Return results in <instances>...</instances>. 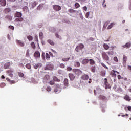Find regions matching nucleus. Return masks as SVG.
Instances as JSON below:
<instances>
[{"instance_id":"nucleus-1","label":"nucleus","mask_w":131,"mask_h":131,"mask_svg":"<svg viewBox=\"0 0 131 131\" xmlns=\"http://www.w3.org/2000/svg\"><path fill=\"white\" fill-rule=\"evenodd\" d=\"M61 84H59L56 85V88L54 90V92L57 94L60 93L61 91Z\"/></svg>"},{"instance_id":"nucleus-2","label":"nucleus","mask_w":131,"mask_h":131,"mask_svg":"<svg viewBox=\"0 0 131 131\" xmlns=\"http://www.w3.org/2000/svg\"><path fill=\"white\" fill-rule=\"evenodd\" d=\"M84 47V46L83 44H82V43L79 44V45L77 46L76 48V52H80V51L81 49H83Z\"/></svg>"},{"instance_id":"nucleus-3","label":"nucleus","mask_w":131,"mask_h":131,"mask_svg":"<svg viewBox=\"0 0 131 131\" xmlns=\"http://www.w3.org/2000/svg\"><path fill=\"white\" fill-rule=\"evenodd\" d=\"M102 58L103 60H105V61L109 60V56H108L106 53H105V52L102 53Z\"/></svg>"},{"instance_id":"nucleus-4","label":"nucleus","mask_w":131,"mask_h":131,"mask_svg":"<svg viewBox=\"0 0 131 131\" xmlns=\"http://www.w3.org/2000/svg\"><path fill=\"white\" fill-rule=\"evenodd\" d=\"M53 8L54 9L55 11H60L61 10V6L59 5H53Z\"/></svg>"},{"instance_id":"nucleus-5","label":"nucleus","mask_w":131,"mask_h":131,"mask_svg":"<svg viewBox=\"0 0 131 131\" xmlns=\"http://www.w3.org/2000/svg\"><path fill=\"white\" fill-rule=\"evenodd\" d=\"M53 69V66L51 64H48L45 68V70H52Z\"/></svg>"},{"instance_id":"nucleus-6","label":"nucleus","mask_w":131,"mask_h":131,"mask_svg":"<svg viewBox=\"0 0 131 131\" xmlns=\"http://www.w3.org/2000/svg\"><path fill=\"white\" fill-rule=\"evenodd\" d=\"M64 85L65 86L63 87L64 89H66V87L69 86V82H68V79H64Z\"/></svg>"},{"instance_id":"nucleus-7","label":"nucleus","mask_w":131,"mask_h":131,"mask_svg":"<svg viewBox=\"0 0 131 131\" xmlns=\"http://www.w3.org/2000/svg\"><path fill=\"white\" fill-rule=\"evenodd\" d=\"M122 47L124 48L129 49L131 47V42L126 43V44Z\"/></svg>"},{"instance_id":"nucleus-8","label":"nucleus","mask_w":131,"mask_h":131,"mask_svg":"<svg viewBox=\"0 0 131 131\" xmlns=\"http://www.w3.org/2000/svg\"><path fill=\"white\" fill-rule=\"evenodd\" d=\"M49 76L46 75V76H45L44 78H43V82H44V83H47V82L49 80Z\"/></svg>"},{"instance_id":"nucleus-9","label":"nucleus","mask_w":131,"mask_h":131,"mask_svg":"<svg viewBox=\"0 0 131 131\" xmlns=\"http://www.w3.org/2000/svg\"><path fill=\"white\" fill-rule=\"evenodd\" d=\"M36 5L37 3L35 1H33L32 2L30 3V6L31 8H34L36 6Z\"/></svg>"},{"instance_id":"nucleus-10","label":"nucleus","mask_w":131,"mask_h":131,"mask_svg":"<svg viewBox=\"0 0 131 131\" xmlns=\"http://www.w3.org/2000/svg\"><path fill=\"white\" fill-rule=\"evenodd\" d=\"M10 66H11L10 62H7L5 63L4 66V68L5 69H8L9 68H10Z\"/></svg>"},{"instance_id":"nucleus-11","label":"nucleus","mask_w":131,"mask_h":131,"mask_svg":"<svg viewBox=\"0 0 131 131\" xmlns=\"http://www.w3.org/2000/svg\"><path fill=\"white\" fill-rule=\"evenodd\" d=\"M16 42H17L18 45H19L20 47H24L25 46L24 42L20 40H17Z\"/></svg>"},{"instance_id":"nucleus-12","label":"nucleus","mask_w":131,"mask_h":131,"mask_svg":"<svg viewBox=\"0 0 131 131\" xmlns=\"http://www.w3.org/2000/svg\"><path fill=\"white\" fill-rule=\"evenodd\" d=\"M89 62V59H84L83 60H82V64H83V65H86Z\"/></svg>"},{"instance_id":"nucleus-13","label":"nucleus","mask_w":131,"mask_h":131,"mask_svg":"<svg viewBox=\"0 0 131 131\" xmlns=\"http://www.w3.org/2000/svg\"><path fill=\"white\" fill-rule=\"evenodd\" d=\"M34 56L36 58H40V53L39 51H36L35 53L34 54Z\"/></svg>"},{"instance_id":"nucleus-14","label":"nucleus","mask_w":131,"mask_h":131,"mask_svg":"<svg viewBox=\"0 0 131 131\" xmlns=\"http://www.w3.org/2000/svg\"><path fill=\"white\" fill-rule=\"evenodd\" d=\"M7 74L10 77H13V71L11 70H9L7 71Z\"/></svg>"},{"instance_id":"nucleus-15","label":"nucleus","mask_w":131,"mask_h":131,"mask_svg":"<svg viewBox=\"0 0 131 131\" xmlns=\"http://www.w3.org/2000/svg\"><path fill=\"white\" fill-rule=\"evenodd\" d=\"M69 77L70 78V79H71V81H73L74 78H75V76H74L73 74H69Z\"/></svg>"},{"instance_id":"nucleus-16","label":"nucleus","mask_w":131,"mask_h":131,"mask_svg":"<svg viewBox=\"0 0 131 131\" xmlns=\"http://www.w3.org/2000/svg\"><path fill=\"white\" fill-rule=\"evenodd\" d=\"M33 67L35 69H37L38 67H41V63H34L33 64Z\"/></svg>"},{"instance_id":"nucleus-17","label":"nucleus","mask_w":131,"mask_h":131,"mask_svg":"<svg viewBox=\"0 0 131 131\" xmlns=\"http://www.w3.org/2000/svg\"><path fill=\"white\" fill-rule=\"evenodd\" d=\"M81 79H83V80H86L89 79V77L87 75L84 74L81 76Z\"/></svg>"},{"instance_id":"nucleus-18","label":"nucleus","mask_w":131,"mask_h":131,"mask_svg":"<svg viewBox=\"0 0 131 131\" xmlns=\"http://www.w3.org/2000/svg\"><path fill=\"white\" fill-rule=\"evenodd\" d=\"M6 4V0H0V5H1L2 6H5Z\"/></svg>"},{"instance_id":"nucleus-19","label":"nucleus","mask_w":131,"mask_h":131,"mask_svg":"<svg viewBox=\"0 0 131 131\" xmlns=\"http://www.w3.org/2000/svg\"><path fill=\"white\" fill-rule=\"evenodd\" d=\"M114 25H115V23H112L110 25H108L106 29L107 30L111 29Z\"/></svg>"},{"instance_id":"nucleus-20","label":"nucleus","mask_w":131,"mask_h":131,"mask_svg":"<svg viewBox=\"0 0 131 131\" xmlns=\"http://www.w3.org/2000/svg\"><path fill=\"white\" fill-rule=\"evenodd\" d=\"M15 16L17 18H20L22 16V13L20 12L16 13Z\"/></svg>"},{"instance_id":"nucleus-21","label":"nucleus","mask_w":131,"mask_h":131,"mask_svg":"<svg viewBox=\"0 0 131 131\" xmlns=\"http://www.w3.org/2000/svg\"><path fill=\"white\" fill-rule=\"evenodd\" d=\"M23 20V18H22L21 17H18L17 18H16L15 21L16 23L22 22Z\"/></svg>"},{"instance_id":"nucleus-22","label":"nucleus","mask_w":131,"mask_h":131,"mask_svg":"<svg viewBox=\"0 0 131 131\" xmlns=\"http://www.w3.org/2000/svg\"><path fill=\"white\" fill-rule=\"evenodd\" d=\"M99 98L100 99L103 100H107L106 97H105V96H103V95H100V96H99Z\"/></svg>"},{"instance_id":"nucleus-23","label":"nucleus","mask_w":131,"mask_h":131,"mask_svg":"<svg viewBox=\"0 0 131 131\" xmlns=\"http://www.w3.org/2000/svg\"><path fill=\"white\" fill-rule=\"evenodd\" d=\"M47 42H48V43H49L50 45H51L52 46H54V45H55L54 42L51 39H48L47 40Z\"/></svg>"},{"instance_id":"nucleus-24","label":"nucleus","mask_w":131,"mask_h":131,"mask_svg":"<svg viewBox=\"0 0 131 131\" xmlns=\"http://www.w3.org/2000/svg\"><path fill=\"white\" fill-rule=\"evenodd\" d=\"M75 73H76L77 75H80L82 73V72L79 70H75Z\"/></svg>"},{"instance_id":"nucleus-25","label":"nucleus","mask_w":131,"mask_h":131,"mask_svg":"<svg viewBox=\"0 0 131 131\" xmlns=\"http://www.w3.org/2000/svg\"><path fill=\"white\" fill-rule=\"evenodd\" d=\"M103 46L104 49H105V50L109 49V48H110L109 45H107L106 43H104Z\"/></svg>"},{"instance_id":"nucleus-26","label":"nucleus","mask_w":131,"mask_h":131,"mask_svg":"<svg viewBox=\"0 0 131 131\" xmlns=\"http://www.w3.org/2000/svg\"><path fill=\"white\" fill-rule=\"evenodd\" d=\"M39 38L40 39H43L44 38L43 33L42 32H40L39 33Z\"/></svg>"},{"instance_id":"nucleus-27","label":"nucleus","mask_w":131,"mask_h":131,"mask_svg":"<svg viewBox=\"0 0 131 131\" xmlns=\"http://www.w3.org/2000/svg\"><path fill=\"white\" fill-rule=\"evenodd\" d=\"M6 19L11 21L12 20V16H11L10 15H7L6 16Z\"/></svg>"},{"instance_id":"nucleus-28","label":"nucleus","mask_w":131,"mask_h":131,"mask_svg":"<svg viewBox=\"0 0 131 131\" xmlns=\"http://www.w3.org/2000/svg\"><path fill=\"white\" fill-rule=\"evenodd\" d=\"M102 6L104 8H106L107 5H106V3H105V0H103L102 2Z\"/></svg>"},{"instance_id":"nucleus-29","label":"nucleus","mask_w":131,"mask_h":131,"mask_svg":"<svg viewBox=\"0 0 131 131\" xmlns=\"http://www.w3.org/2000/svg\"><path fill=\"white\" fill-rule=\"evenodd\" d=\"M124 99L127 100V101H130L131 100V98L130 97H129V96L128 95H126L125 97H124Z\"/></svg>"},{"instance_id":"nucleus-30","label":"nucleus","mask_w":131,"mask_h":131,"mask_svg":"<svg viewBox=\"0 0 131 131\" xmlns=\"http://www.w3.org/2000/svg\"><path fill=\"white\" fill-rule=\"evenodd\" d=\"M127 57L124 55V57H123V62H124V63H126Z\"/></svg>"},{"instance_id":"nucleus-31","label":"nucleus","mask_w":131,"mask_h":131,"mask_svg":"<svg viewBox=\"0 0 131 131\" xmlns=\"http://www.w3.org/2000/svg\"><path fill=\"white\" fill-rule=\"evenodd\" d=\"M34 81V79L33 78L31 79H29L28 80H27V82H28V83H29V82L33 83Z\"/></svg>"},{"instance_id":"nucleus-32","label":"nucleus","mask_w":131,"mask_h":131,"mask_svg":"<svg viewBox=\"0 0 131 131\" xmlns=\"http://www.w3.org/2000/svg\"><path fill=\"white\" fill-rule=\"evenodd\" d=\"M89 62L90 63L91 65L95 64V61L93 59H89Z\"/></svg>"},{"instance_id":"nucleus-33","label":"nucleus","mask_w":131,"mask_h":131,"mask_svg":"<svg viewBox=\"0 0 131 131\" xmlns=\"http://www.w3.org/2000/svg\"><path fill=\"white\" fill-rule=\"evenodd\" d=\"M18 75L19 77H24V74L21 72H18Z\"/></svg>"},{"instance_id":"nucleus-34","label":"nucleus","mask_w":131,"mask_h":131,"mask_svg":"<svg viewBox=\"0 0 131 131\" xmlns=\"http://www.w3.org/2000/svg\"><path fill=\"white\" fill-rule=\"evenodd\" d=\"M108 56H110V57H111L113 55V51H110V52H108L107 53H106Z\"/></svg>"},{"instance_id":"nucleus-35","label":"nucleus","mask_w":131,"mask_h":131,"mask_svg":"<svg viewBox=\"0 0 131 131\" xmlns=\"http://www.w3.org/2000/svg\"><path fill=\"white\" fill-rule=\"evenodd\" d=\"M70 59V58H62V60L64 62H67V61H68Z\"/></svg>"},{"instance_id":"nucleus-36","label":"nucleus","mask_w":131,"mask_h":131,"mask_svg":"<svg viewBox=\"0 0 131 131\" xmlns=\"http://www.w3.org/2000/svg\"><path fill=\"white\" fill-rule=\"evenodd\" d=\"M27 38H28L29 41H32L33 39L32 36H27Z\"/></svg>"},{"instance_id":"nucleus-37","label":"nucleus","mask_w":131,"mask_h":131,"mask_svg":"<svg viewBox=\"0 0 131 131\" xmlns=\"http://www.w3.org/2000/svg\"><path fill=\"white\" fill-rule=\"evenodd\" d=\"M49 30H50V31H51L53 33H54L55 31H56V30L54 28H51Z\"/></svg>"},{"instance_id":"nucleus-38","label":"nucleus","mask_w":131,"mask_h":131,"mask_svg":"<svg viewBox=\"0 0 131 131\" xmlns=\"http://www.w3.org/2000/svg\"><path fill=\"white\" fill-rule=\"evenodd\" d=\"M53 81L59 82L60 80L56 77H53Z\"/></svg>"},{"instance_id":"nucleus-39","label":"nucleus","mask_w":131,"mask_h":131,"mask_svg":"<svg viewBox=\"0 0 131 131\" xmlns=\"http://www.w3.org/2000/svg\"><path fill=\"white\" fill-rule=\"evenodd\" d=\"M80 62H75V66L78 67H80Z\"/></svg>"},{"instance_id":"nucleus-40","label":"nucleus","mask_w":131,"mask_h":131,"mask_svg":"<svg viewBox=\"0 0 131 131\" xmlns=\"http://www.w3.org/2000/svg\"><path fill=\"white\" fill-rule=\"evenodd\" d=\"M26 67L27 69H28L29 70H30L31 68V66H30V64H26Z\"/></svg>"},{"instance_id":"nucleus-41","label":"nucleus","mask_w":131,"mask_h":131,"mask_svg":"<svg viewBox=\"0 0 131 131\" xmlns=\"http://www.w3.org/2000/svg\"><path fill=\"white\" fill-rule=\"evenodd\" d=\"M5 12H10L11 11V9L9 8H6L4 10Z\"/></svg>"},{"instance_id":"nucleus-42","label":"nucleus","mask_w":131,"mask_h":131,"mask_svg":"<svg viewBox=\"0 0 131 131\" xmlns=\"http://www.w3.org/2000/svg\"><path fill=\"white\" fill-rule=\"evenodd\" d=\"M55 36H56L57 38L58 39H61V36H59L58 34H55Z\"/></svg>"},{"instance_id":"nucleus-43","label":"nucleus","mask_w":131,"mask_h":131,"mask_svg":"<svg viewBox=\"0 0 131 131\" xmlns=\"http://www.w3.org/2000/svg\"><path fill=\"white\" fill-rule=\"evenodd\" d=\"M54 80H51L50 82H49V84L51 85H54Z\"/></svg>"},{"instance_id":"nucleus-44","label":"nucleus","mask_w":131,"mask_h":131,"mask_svg":"<svg viewBox=\"0 0 131 131\" xmlns=\"http://www.w3.org/2000/svg\"><path fill=\"white\" fill-rule=\"evenodd\" d=\"M91 71H92V72H93V73H95V72L96 69H95V67H92V68H91Z\"/></svg>"},{"instance_id":"nucleus-45","label":"nucleus","mask_w":131,"mask_h":131,"mask_svg":"<svg viewBox=\"0 0 131 131\" xmlns=\"http://www.w3.org/2000/svg\"><path fill=\"white\" fill-rule=\"evenodd\" d=\"M52 90L51 88V87H47L46 88V91H47L48 92H50Z\"/></svg>"},{"instance_id":"nucleus-46","label":"nucleus","mask_w":131,"mask_h":131,"mask_svg":"<svg viewBox=\"0 0 131 131\" xmlns=\"http://www.w3.org/2000/svg\"><path fill=\"white\" fill-rule=\"evenodd\" d=\"M75 7L76 8H78L79 7H80V5L78 3H76V4H75Z\"/></svg>"},{"instance_id":"nucleus-47","label":"nucleus","mask_w":131,"mask_h":131,"mask_svg":"<svg viewBox=\"0 0 131 131\" xmlns=\"http://www.w3.org/2000/svg\"><path fill=\"white\" fill-rule=\"evenodd\" d=\"M31 47H32V48H33V49H35V45L34 42H31Z\"/></svg>"},{"instance_id":"nucleus-48","label":"nucleus","mask_w":131,"mask_h":131,"mask_svg":"<svg viewBox=\"0 0 131 131\" xmlns=\"http://www.w3.org/2000/svg\"><path fill=\"white\" fill-rule=\"evenodd\" d=\"M72 70V68H71V67H67V71H71Z\"/></svg>"},{"instance_id":"nucleus-49","label":"nucleus","mask_w":131,"mask_h":131,"mask_svg":"<svg viewBox=\"0 0 131 131\" xmlns=\"http://www.w3.org/2000/svg\"><path fill=\"white\" fill-rule=\"evenodd\" d=\"M9 83H10L11 84H15V81H14V80H11L10 81H9Z\"/></svg>"},{"instance_id":"nucleus-50","label":"nucleus","mask_w":131,"mask_h":131,"mask_svg":"<svg viewBox=\"0 0 131 131\" xmlns=\"http://www.w3.org/2000/svg\"><path fill=\"white\" fill-rule=\"evenodd\" d=\"M6 85V84L5 83H1V84H0V86H1L2 88L5 87Z\"/></svg>"},{"instance_id":"nucleus-51","label":"nucleus","mask_w":131,"mask_h":131,"mask_svg":"<svg viewBox=\"0 0 131 131\" xmlns=\"http://www.w3.org/2000/svg\"><path fill=\"white\" fill-rule=\"evenodd\" d=\"M114 61H115V62H118V58L116 56L114 57Z\"/></svg>"},{"instance_id":"nucleus-52","label":"nucleus","mask_w":131,"mask_h":131,"mask_svg":"<svg viewBox=\"0 0 131 131\" xmlns=\"http://www.w3.org/2000/svg\"><path fill=\"white\" fill-rule=\"evenodd\" d=\"M101 66H103L104 68H105L106 69H108L107 67L105 66L103 63H101Z\"/></svg>"},{"instance_id":"nucleus-53","label":"nucleus","mask_w":131,"mask_h":131,"mask_svg":"<svg viewBox=\"0 0 131 131\" xmlns=\"http://www.w3.org/2000/svg\"><path fill=\"white\" fill-rule=\"evenodd\" d=\"M107 25H108V23H105L103 26V28L105 29L106 28Z\"/></svg>"},{"instance_id":"nucleus-54","label":"nucleus","mask_w":131,"mask_h":131,"mask_svg":"<svg viewBox=\"0 0 131 131\" xmlns=\"http://www.w3.org/2000/svg\"><path fill=\"white\" fill-rule=\"evenodd\" d=\"M113 72L114 73H113V72L112 73V75H113L114 77H116V74H115V71H113Z\"/></svg>"},{"instance_id":"nucleus-55","label":"nucleus","mask_w":131,"mask_h":131,"mask_svg":"<svg viewBox=\"0 0 131 131\" xmlns=\"http://www.w3.org/2000/svg\"><path fill=\"white\" fill-rule=\"evenodd\" d=\"M60 67L61 68H64V64H63V63H61L60 64Z\"/></svg>"},{"instance_id":"nucleus-56","label":"nucleus","mask_w":131,"mask_h":131,"mask_svg":"<svg viewBox=\"0 0 131 131\" xmlns=\"http://www.w3.org/2000/svg\"><path fill=\"white\" fill-rule=\"evenodd\" d=\"M89 16H90V12H88L86 13V17L88 18Z\"/></svg>"},{"instance_id":"nucleus-57","label":"nucleus","mask_w":131,"mask_h":131,"mask_svg":"<svg viewBox=\"0 0 131 131\" xmlns=\"http://www.w3.org/2000/svg\"><path fill=\"white\" fill-rule=\"evenodd\" d=\"M7 38H8L9 40H11V37H10V34H8V35H7Z\"/></svg>"},{"instance_id":"nucleus-58","label":"nucleus","mask_w":131,"mask_h":131,"mask_svg":"<svg viewBox=\"0 0 131 131\" xmlns=\"http://www.w3.org/2000/svg\"><path fill=\"white\" fill-rule=\"evenodd\" d=\"M9 29H12V30H14V27L12 26H9Z\"/></svg>"},{"instance_id":"nucleus-59","label":"nucleus","mask_w":131,"mask_h":131,"mask_svg":"<svg viewBox=\"0 0 131 131\" xmlns=\"http://www.w3.org/2000/svg\"><path fill=\"white\" fill-rule=\"evenodd\" d=\"M46 58H50V55L48 53H46Z\"/></svg>"},{"instance_id":"nucleus-60","label":"nucleus","mask_w":131,"mask_h":131,"mask_svg":"<svg viewBox=\"0 0 131 131\" xmlns=\"http://www.w3.org/2000/svg\"><path fill=\"white\" fill-rule=\"evenodd\" d=\"M128 110H129L130 112H131V106H128L127 107Z\"/></svg>"},{"instance_id":"nucleus-61","label":"nucleus","mask_w":131,"mask_h":131,"mask_svg":"<svg viewBox=\"0 0 131 131\" xmlns=\"http://www.w3.org/2000/svg\"><path fill=\"white\" fill-rule=\"evenodd\" d=\"M83 9L84 10L86 11V10L88 9V8L86 6H85L83 8Z\"/></svg>"},{"instance_id":"nucleus-62","label":"nucleus","mask_w":131,"mask_h":131,"mask_svg":"<svg viewBox=\"0 0 131 131\" xmlns=\"http://www.w3.org/2000/svg\"><path fill=\"white\" fill-rule=\"evenodd\" d=\"M52 52L53 53H56V51L54 50H53V49H52Z\"/></svg>"},{"instance_id":"nucleus-63","label":"nucleus","mask_w":131,"mask_h":131,"mask_svg":"<svg viewBox=\"0 0 131 131\" xmlns=\"http://www.w3.org/2000/svg\"><path fill=\"white\" fill-rule=\"evenodd\" d=\"M118 79H121V76L120 75H118Z\"/></svg>"},{"instance_id":"nucleus-64","label":"nucleus","mask_w":131,"mask_h":131,"mask_svg":"<svg viewBox=\"0 0 131 131\" xmlns=\"http://www.w3.org/2000/svg\"><path fill=\"white\" fill-rule=\"evenodd\" d=\"M128 69L131 71V66H128Z\"/></svg>"}]
</instances>
